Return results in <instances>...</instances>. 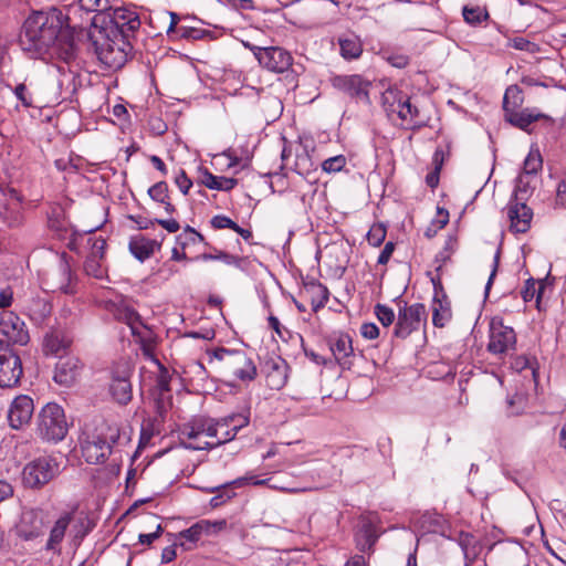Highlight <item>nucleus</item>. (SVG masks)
I'll list each match as a JSON object with an SVG mask.
<instances>
[{
	"label": "nucleus",
	"mask_w": 566,
	"mask_h": 566,
	"mask_svg": "<svg viewBox=\"0 0 566 566\" xmlns=\"http://www.w3.org/2000/svg\"><path fill=\"white\" fill-rule=\"evenodd\" d=\"M76 507L62 512L59 517L54 521L49 531V537L45 543V551L60 553L61 545L64 541L66 532L74 520Z\"/></svg>",
	"instance_id": "obj_21"
},
{
	"label": "nucleus",
	"mask_w": 566,
	"mask_h": 566,
	"mask_svg": "<svg viewBox=\"0 0 566 566\" xmlns=\"http://www.w3.org/2000/svg\"><path fill=\"white\" fill-rule=\"evenodd\" d=\"M175 184L185 196L188 195L190 188L192 187V180L188 177L184 169H181L175 177Z\"/></svg>",
	"instance_id": "obj_61"
},
{
	"label": "nucleus",
	"mask_w": 566,
	"mask_h": 566,
	"mask_svg": "<svg viewBox=\"0 0 566 566\" xmlns=\"http://www.w3.org/2000/svg\"><path fill=\"white\" fill-rule=\"evenodd\" d=\"M432 324L438 328H443L452 319L451 302L447 294L440 297H433L432 304Z\"/></svg>",
	"instance_id": "obj_31"
},
{
	"label": "nucleus",
	"mask_w": 566,
	"mask_h": 566,
	"mask_svg": "<svg viewBox=\"0 0 566 566\" xmlns=\"http://www.w3.org/2000/svg\"><path fill=\"white\" fill-rule=\"evenodd\" d=\"M208 248L211 249L213 251V253H202V254L198 255L196 259L202 260L206 262L218 260V261H222L223 263H226L228 265H235V266H238L240 264L241 259L239 256L230 254L222 250H218V249L211 247L210 244Z\"/></svg>",
	"instance_id": "obj_41"
},
{
	"label": "nucleus",
	"mask_w": 566,
	"mask_h": 566,
	"mask_svg": "<svg viewBox=\"0 0 566 566\" xmlns=\"http://www.w3.org/2000/svg\"><path fill=\"white\" fill-rule=\"evenodd\" d=\"M14 95L22 103V105L24 107L33 106L32 94L29 92L25 84L21 83V84L17 85L14 88Z\"/></svg>",
	"instance_id": "obj_60"
},
{
	"label": "nucleus",
	"mask_w": 566,
	"mask_h": 566,
	"mask_svg": "<svg viewBox=\"0 0 566 566\" xmlns=\"http://www.w3.org/2000/svg\"><path fill=\"white\" fill-rule=\"evenodd\" d=\"M458 248V239L457 237L449 235L444 242L443 249L437 254L436 261L440 263L437 270H440L441 266L448 262L451 255L455 252Z\"/></svg>",
	"instance_id": "obj_49"
},
{
	"label": "nucleus",
	"mask_w": 566,
	"mask_h": 566,
	"mask_svg": "<svg viewBox=\"0 0 566 566\" xmlns=\"http://www.w3.org/2000/svg\"><path fill=\"white\" fill-rule=\"evenodd\" d=\"M504 118L507 123L524 132H528V127L537 120L544 119L551 123L554 122L551 116L530 108L517 109V112H510L509 115Z\"/></svg>",
	"instance_id": "obj_26"
},
{
	"label": "nucleus",
	"mask_w": 566,
	"mask_h": 566,
	"mask_svg": "<svg viewBox=\"0 0 566 566\" xmlns=\"http://www.w3.org/2000/svg\"><path fill=\"white\" fill-rule=\"evenodd\" d=\"M379 535L377 523L370 517H361L354 535L356 548L361 553H373Z\"/></svg>",
	"instance_id": "obj_20"
},
{
	"label": "nucleus",
	"mask_w": 566,
	"mask_h": 566,
	"mask_svg": "<svg viewBox=\"0 0 566 566\" xmlns=\"http://www.w3.org/2000/svg\"><path fill=\"white\" fill-rule=\"evenodd\" d=\"M46 513L41 509L24 510L15 525L17 536L25 542L36 539L44 534Z\"/></svg>",
	"instance_id": "obj_13"
},
{
	"label": "nucleus",
	"mask_w": 566,
	"mask_h": 566,
	"mask_svg": "<svg viewBox=\"0 0 566 566\" xmlns=\"http://www.w3.org/2000/svg\"><path fill=\"white\" fill-rule=\"evenodd\" d=\"M157 242L155 240L145 238L143 235L133 237L129 241L128 248L130 253L139 261H145L149 259L157 247Z\"/></svg>",
	"instance_id": "obj_33"
},
{
	"label": "nucleus",
	"mask_w": 566,
	"mask_h": 566,
	"mask_svg": "<svg viewBox=\"0 0 566 566\" xmlns=\"http://www.w3.org/2000/svg\"><path fill=\"white\" fill-rule=\"evenodd\" d=\"M538 282L535 279L530 277L525 281L524 286L521 291L522 298L525 303H528L535 297V286Z\"/></svg>",
	"instance_id": "obj_62"
},
{
	"label": "nucleus",
	"mask_w": 566,
	"mask_h": 566,
	"mask_svg": "<svg viewBox=\"0 0 566 566\" xmlns=\"http://www.w3.org/2000/svg\"><path fill=\"white\" fill-rule=\"evenodd\" d=\"M119 437L120 430L115 423L103 421L93 430L85 428L78 439L82 457L90 464L104 463Z\"/></svg>",
	"instance_id": "obj_3"
},
{
	"label": "nucleus",
	"mask_w": 566,
	"mask_h": 566,
	"mask_svg": "<svg viewBox=\"0 0 566 566\" xmlns=\"http://www.w3.org/2000/svg\"><path fill=\"white\" fill-rule=\"evenodd\" d=\"M555 207L566 209V179H562L556 187Z\"/></svg>",
	"instance_id": "obj_64"
},
{
	"label": "nucleus",
	"mask_w": 566,
	"mask_h": 566,
	"mask_svg": "<svg viewBox=\"0 0 566 566\" xmlns=\"http://www.w3.org/2000/svg\"><path fill=\"white\" fill-rule=\"evenodd\" d=\"M209 363H216L217 369L228 378L241 382H251L258 376L254 360L242 349L218 347L207 349Z\"/></svg>",
	"instance_id": "obj_4"
},
{
	"label": "nucleus",
	"mask_w": 566,
	"mask_h": 566,
	"mask_svg": "<svg viewBox=\"0 0 566 566\" xmlns=\"http://www.w3.org/2000/svg\"><path fill=\"white\" fill-rule=\"evenodd\" d=\"M0 332L7 337V343L11 342L24 346L30 340L29 331L23 319L11 311H4L0 315Z\"/></svg>",
	"instance_id": "obj_17"
},
{
	"label": "nucleus",
	"mask_w": 566,
	"mask_h": 566,
	"mask_svg": "<svg viewBox=\"0 0 566 566\" xmlns=\"http://www.w3.org/2000/svg\"><path fill=\"white\" fill-rule=\"evenodd\" d=\"M406 97L407 94L397 87H389L381 94V104L389 117L398 114Z\"/></svg>",
	"instance_id": "obj_34"
},
{
	"label": "nucleus",
	"mask_w": 566,
	"mask_h": 566,
	"mask_svg": "<svg viewBox=\"0 0 566 566\" xmlns=\"http://www.w3.org/2000/svg\"><path fill=\"white\" fill-rule=\"evenodd\" d=\"M386 235V227L382 223H374L367 233V241L373 247H379L385 241Z\"/></svg>",
	"instance_id": "obj_51"
},
{
	"label": "nucleus",
	"mask_w": 566,
	"mask_h": 566,
	"mask_svg": "<svg viewBox=\"0 0 566 566\" xmlns=\"http://www.w3.org/2000/svg\"><path fill=\"white\" fill-rule=\"evenodd\" d=\"M210 224L216 230L221 229H231L233 230L237 227V222H234L231 218L224 214H217L211 218Z\"/></svg>",
	"instance_id": "obj_58"
},
{
	"label": "nucleus",
	"mask_w": 566,
	"mask_h": 566,
	"mask_svg": "<svg viewBox=\"0 0 566 566\" xmlns=\"http://www.w3.org/2000/svg\"><path fill=\"white\" fill-rule=\"evenodd\" d=\"M510 220V231L513 233H526L531 229L533 210L526 202L510 199L506 206Z\"/></svg>",
	"instance_id": "obj_18"
},
{
	"label": "nucleus",
	"mask_w": 566,
	"mask_h": 566,
	"mask_svg": "<svg viewBox=\"0 0 566 566\" xmlns=\"http://www.w3.org/2000/svg\"><path fill=\"white\" fill-rule=\"evenodd\" d=\"M112 30L115 38L120 36L130 40L140 28V19L135 10L119 7L113 9L109 14Z\"/></svg>",
	"instance_id": "obj_16"
},
{
	"label": "nucleus",
	"mask_w": 566,
	"mask_h": 566,
	"mask_svg": "<svg viewBox=\"0 0 566 566\" xmlns=\"http://www.w3.org/2000/svg\"><path fill=\"white\" fill-rule=\"evenodd\" d=\"M516 347V333L504 325L503 318L493 317L490 323L488 350L493 355H504Z\"/></svg>",
	"instance_id": "obj_11"
},
{
	"label": "nucleus",
	"mask_w": 566,
	"mask_h": 566,
	"mask_svg": "<svg viewBox=\"0 0 566 566\" xmlns=\"http://www.w3.org/2000/svg\"><path fill=\"white\" fill-rule=\"evenodd\" d=\"M428 313L421 303L411 305L405 304L399 308L397 323L394 328V336L406 339L413 332L419 331L427 324Z\"/></svg>",
	"instance_id": "obj_8"
},
{
	"label": "nucleus",
	"mask_w": 566,
	"mask_h": 566,
	"mask_svg": "<svg viewBox=\"0 0 566 566\" xmlns=\"http://www.w3.org/2000/svg\"><path fill=\"white\" fill-rule=\"evenodd\" d=\"M457 541L463 553L464 566H471L483 549L480 539L471 533L460 532Z\"/></svg>",
	"instance_id": "obj_30"
},
{
	"label": "nucleus",
	"mask_w": 566,
	"mask_h": 566,
	"mask_svg": "<svg viewBox=\"0 0 566 566\" xmlns=\"http://www.w3.org/2000/svg\"><path fill=\"white\" fill-rule=\"evenodd\" d=\"M130 332L135 338V342L140 345V349L144 356L150 359H155V339L151 329L148 328L142 321L140 324L133 326Z\"/></svg>",
	"instance_id": "obj_32"
},
{
	"label": "nucleus",
	"mask_w": 566,
	"mask_h": 566,
	"mask_svg": "<svg viewBox=\"0 0 566 566\" xmlns=\"http://www.w3.org/2000/svg\"><path fill=\"white\" fill-rule=\"evenodd\" d=\"M0 218L9 228H18L24 222L21 203L6 205L0 211Z\"/></svg>",
	"instance_id": "obj_38"
},
{
	"label": "nucleus",
	"mask_w": 566,
	"mask_h": 566,
	"mask_svg": "<svg viewBox=\"0 0 566 566\" xmlns=\"http://www.w3.org/2000/svg\"><path fill=\"white\" fill-rule=\"evenodd\" d=\"M170 23L167 29V33L176 32L180 38L200 40L207 34V31L198 28L180 27L177 28L179 22V15L175 12H169Z\"/></svg>",
	"instance_id": "obj_37"
},
{
	"label": "nucleus",
	"mask_w": 566,
	"mask_h": 566,
	"mask_svg": "<svg viewBox=\"0 0 566 566\" xmlns=\"http://www.w3.org/2000/svg\"><path fill=\"white\" fill-rule=\"evenodd\" d=\"M462 15L467 23L476 25L489 18V12L486 11V9L481 8L479 6H476V7L465 6V7H463Z\"/></svg>",
	"instance_id": "obj_45"
},
{
	"label": "nucleus",
	"mask_w": 566,
	"mask_h": 566,
	"mask_svg": "<svg viewBox=\"0 0 566 566\" xmlns=\"http://www.w3.org/2000/svg\"><path fill=\"white\" fill-rule=\"evenodd\" d=\"M43 285L46 291L52 293L60 292L69 295L76 293L77 280L65 258H61L56 265L46 273Z\"/></svg>",
	"instance_id": "obj_9"
},
{
	"label": "nucleus",
	"mask_w": 566,
	"mask_h": 566,
	"mask_svg": "<svg viewBox=\"0 0 566 566\" xmlns=\"http://www.w3.org/2000/svg\"><path fill=\"white\" fill-rule=\"evenodd\" d=\"M83 363L76 356H60L53 375V380L65 387L72 386L80 377Z\"/></svg>",
	"instance_id": "obj_19"
},
{
	"label": "nucleus",
	"mask_w": 566,
	"mask_h": 566,
	"mask_svg": "<svg viewBox=\"0 0 566 566\" xmlns=\"http://www.w3.org/2000/svg\"><path fill=\"white\" fill-rule=\"evenodd\" d=\"M530 176L521 174L516 179L515 189L511 199L525 202L531 191Z\"/></svg>",
	"instance_id": "obj_48"
},
{
	"label": "nucleus",
	"mask_w": 566,
	"mask_h": 566,
	"mask_svg": "<svg viewBox=\"0 0 566 566\" xmlns=\"http://www.w3.org/2000/svg\"><path fill=\"white\" fill-rule=\"evenodd\" d=\"M352 343H353L352 337L345 333H340V334L332 337L328 342L329 349H331L335 360L342 367H349V365H350L349 358L354 353Z\"/></svg>",
	"instance_id": "obj_25"
},
{
	"label": "nucleus",
	"mask_w": 566,
	"mask_h": 566,
	"mask_svg": "<svg viewBox=\"0 0 566 566\" xmlns=\"http://www.w3.org/2000/svg\"><path fill=\"white\" fill-rule=\"evenodd\" d=\"M543 167V158L538 149L531 150L528 155L526 156L523 165V172L527 176H534L539 170H542Z\"/></svg>",
	"instance_id": "obj_43"
},
{
	"label": "nucleus",
	"mask_w": 566,
	"mask_h": 566,
	"mask_svg": "<svg viewBox=\"0 0 566 566\" xmlns=\"http://www.w3.org/2000/svg\"><path fill=\"white\" fill-rule=\"evenodd\" d=\"M386 61L394 67L405 69L410 63V57L407 54L392 52L386 56Z\"/></svg>",
	"instance_id": "obj_59"
},
{
	"label": "nucleus",
	"mask_w": 566,
	"mask_h": 566,
	"mask_svg": "<svg viewBox=\"0 0 566 566\" xmlns=\"http://www.w3.org/2000/svg\"><path fill=\"white\" fill-rule=\"evenodd\" d=\"M301 296L310 301L312 311L316 313L327 304L329 291L326 285L312 279L304 281Z\"/></svg>",
	"instance_id": "obj_24"
},
{
	"label": "nucleus",
	"mask_w": 566,
	"mask_h": 566,
	"mask_svg": "<svg viewBox=\"0 0 566 566\" xmlns=\"http://www.w3.org/2000/svg\"><path fill=\"white\" fill-rule=\"evenodd\" d=\"M133 367L127 361L115 364L111 369L108 394L114 402L127 406L133 399Z\"/></svg>",
	"instance_id": "obj_7"
},
{
	"label": "nucleus",
	"mask_w": 566,
	"mask_h": 566,
	"mask_svg": "<svg viewBox=\"0 0 566 566\" xmlns=\"http://www.w3.org/2000/svg\"><path fill=\"white\" fill-rule=\"evenodd\" d=\"M397 117L401 120V125L409 129H419L427 124V119L421 115L419 108L411 103L408 95L398 109Z\"/></svg>",
	"instance_id": "obj_27"
},
{
	"label": "nucleus",
	"mask_w": 566,
	"mask_h": 566,
	"mask_svg": "<svg viewBox=\"0 0 566 566\" xmlns=\"http://www.w3.org/2000/svg\"><path fill=\"white\" fill-rule=\"evenodd\" d=\"M199 174V184L211 190L231 191L238 185V179L216 176L206 167H200Z\"/></svg>",
	"instance_id": "obj_29"
},
{
	"label": "nucleus",
	"mask_w": 566,
	"mask_h": 566,
	"mask_svg": "<svg viewBox=\"0 0 566 566\" xmlns=\"http://www.w3.org/2000/svg\"><path fill=\"white\" fill-rule=\"evenodd\" d=\"M209 527L208 520H201L190 526L187 530H184L179 533L180 538H185L191 543L198 542L203 534L207 535V528Z\"/></svg>",
	"instance_id": "obj_44"
},
{
	"label": "nucleus",
	"mask_w": 566,
	"mask_h": 566,
	"mask_svg": "<svg viewBox=\"0 0 566 566\" xmlns=\"http://www.w3.org/2000/svg\"><path fill=\"white\" fill-rule=\"evenodd\" d=\"M346 166V157L344 155H337L327 158L322 164V169L325 172H338Z\"/></svg>",
	"instance_id": "obj_56"
},
{
	"label": "nucleus",
	"mask_w": 566,
	"mask_h": 566,
	"mask_svg": "<svg viewBox=\"0 0 566 566\" xmlns=\"http://www.w3.org/2000/svg\"><path fill=\"white\" fill-rule=\"evenodd\" d=\"M149 197L156 202L169 199V187L166 181H158L148 189Z\"/></svg>",
	"instance_id": "obj_53"
},
{
	"label": "nucleus",
	"mask_w": 566,
	"mask_h": 566,
	"mask_svg": "<svg viewBox=\"0 0 566 566\" xmlns=\"http://www.w3.org/2000/svg\"><path fill=\"white\" fill-rule=\"evenodd\" d=\"M22 374L20 356L9 343L0 340V387L11 388L17 386Z\"/></svg>",
	"instance_id": "obj_10"
},
{
	"label": "nucleus",
	"mask_w": 566,
	"mask_h": 566,
	"mask_svg": "<svg viewBox=\"0 0 566 566\" xmlns=\"http://www.w3.org/2000/svg\"><path fill=\"white\" fill-rule=\"evenodd\" d=\"M170 380L171 377L169 370L158 361V374L156 376L155 388L159 391L160 396L170 391Z\"/></svg>",
	"instance_id": "obj_50"
},
{
	"label": "nucleus",
	"mask_w": 566,
	"mask_h": 566,
	"mask_svg": "<svg viewBox=\"0 0 566 566\" xmlns=\"http://www.w3.org/2000/svg\"><path fill=\"white\" fill-rule=\"evenodd\" d=\"M132 50L130 40L117 36L108 39L97 51L99 61L109 69H120Z\"/></svg>",
	"instance_id": "obj_15"
},
{
	"label": "nucleus",
	"mask_w": 566,
	"mask_h": 566,
	"mask_svg": "<svg viewBox=\"0 0 566 566\" xmlns=\"http://www.w3.org/2000/svg\"><path fill=\"white\" fill-rule=\"evenodd\" d=\"M265 379L270 389L280 390L287 381L286 366L273 363L269 366Z\"/></svg>",
	"instance_id": "obj_39"
},
{
	"label": "nucleus",
	"mask_w": 566,
	"mask_h": 566,
	"mask_svg": "<svg viewBox=\"0 0 566 566\" xmlns=\"http://www.w3.org/2000/svg\"><path fill=\"white\" fill-rule=\"evenodd\" d=\"M176 240L181 250L198 243H203L206 247H209V243L206 241L205 237L190 226H187L184 231L177 235Z\"/></svg>",
	"instance_id": "obj_40"
},
{
	"label": "nucleus",
	"mask_w": 566,
	"mask_h": 566,
	"mask_svg": "<svg viewBox=\"0 0 566 566\" xmlns=\"http://www.w3.org/2000/svg\"><path fill=\"white\" fill-rule=\"evenodd\" d=\"M20 44L35 57L52 52L66 64L77 57L74 29L69 25L67 15L56 8L31 13L23 23Z\"/></svg>",
	"instance_id": "obj_1"
},
{
	"label": "nucleus",
	"mask_w": 566,
	"mask_h": 566,
	"mask_svg": "<svg viewBox=\"0 0 566 566\" xmlns=\"http://www.w3.org/2000/svg\"><path fill=\"white\" fill-rule=\"evenodd\" d=\"M249 424V416L232 413L219 419L193 417L178 429L180 443L191 450H211L232 441Z\"/></svg>",
	"instance_id": "obj_2"
},
{
	"label": "nucleus",
	"mask_w": 566,
	"mask_h": 566,
	"mask_svg": "<svg viewBox=\"0 0 566 566\" xmlns=\"http://www.w3.org/2000/svg\"><path fill=\"white\" fill-rule=\"evenodd\" d=\"M252 52L260 65L273 73H283L293 63L291 53L280 46H253Z\"/></svg>",
	"instance_id": "obj_14"
},
{
	"label": "nucleus",
	"mask_w": 566,
	"mask_h": 566,
	"mask_svg": "<svg viewBox=\"0 0 566 566\" xmlns=\"http://www.w3.org/2000/svg\"><path fill=\"white\" fill-rule=\"evenodd\" d=\"M70 429L65 411L56 402H48L36 416V434L45 442L57 443L66 437Z\"/></svg>",
	"instance_id": "obj_5"
},
{
	"label": "nucleus",
	"mask_w": 566,
	"mask_h": 566,
	"mask_svg": "<svg viewBox=\"0 0 566 566\" xmlns=\"http://www.w3.org/2000/svg\"><path fill=\"white\" fill-rule=\"evenodd\" d=\"M374 313L384 327H389L395 322L394 310L385 304H376Z\"/></svg>",
	"instance_id": "obj_52"
},
{
	"label": "nucleus",
	"mask_w": 566,
	"mask_h": 566,
	"mask_svg": "<svg viewBox=\"0 0 566 566\" xmlns=\"http://www.w3.org/2000/svg\"><path fill=\"white\" fill-rule=\"evenodd\" d=\"M331 84L335 90L354 98L356 102H361L366 105L371 103L369 90L373 84L360 74L335 75L331 78Z\"/></svg>",
	"instance_id": "obj_12"
},
{
	"label": "nucleus",
	"mask_w": 566,
	"mask_h": 566,
	"mask_svg": "<svg viewBox=\"0 0 566 566\" xmlns=\"http://www.w3.org/2000/svg\"><path fill=\"white\" fill-rule=\"evenodd\" d=\"M73 335L65 328H52L43 337L42 350L44 355L62 356L73 344Z\"/></svg>",
	"instance_id": "obj_22"
},
{
	"label": "nucleus",
	"mask_w": 566,
	"mask_h": 566,
	"mask_svg": "<svg viewBox=\"0 0 566 566\" xmlns=\"http://www.w3.org/2000/svg\"><path fill=\"white\" fill-rule=\"evenodd\" d=\"M231 482L226 483L223 485L214 486L209 490V492H217V495L211 497L210 505L216 509L223 505L226 502L231 500L235 493L230 489L232 486Z\"/></svg>",
	"instance_id": "obj_42"
},
{
	"label": "nucleus",
	"mask_w": 566,
	"mask_h": 566,
	"mask_svg": "<svg viewBox=\"0 0 566 566\" xmlns=\"http://www.w3.org/2000/svg\"><path fill=\"white\" fill-rule=\"evenodd\" d=\"M164 533L161 524H157L156 530L148 534H139L138 542L142 545L150 546L156 539H158Z\"/></svg>",
	"instance_id": "obj_63"
},
{
	"label": "nucleus",
	"mask_w": 566,
	"mask_h": 566,
	"mask_svg": "<svg viewBox=\"0 0 566 566\" xmlns=\"http://www.w3.org/2000/svg\"><path fill=\"white\" fill-rule=\"evenodd\" d=\"M27 311L35 324H42L51 315L52 306L42 297H33L27 305Z\"/></svg>",
	"instance_id": "obj_35"
},
{
	"label": "nucleus",
	"mask_w": 566,
	"mask_h": 566,
	"mask_svg": "<svg viewBox=\"0 0 566 566\" xmlns=\"http://www.w3.org/2000/svg\"><path fill=\"white\" fill-rule=\"evenodd\" d=\"M312 166L311 158L306 151H302L301 154L296 155L294 165L290 167L293 171L297 172L298 175H304L310 170Z\"/></svg>",
	"instance_id": "obj_57"
},
{
	"label": "nucleus",
	"mask_w": 566,
	"mask_h": 566,
	"mask_svg": "<svg viewBox=\"0 0 566 566\" xmlns=\"http://www.w3.org/2000/svg\"><path fill=\"white\" fill-rule=\"evenodd\" d=\"M523 103H524L523 90L516 84L510 85L505 90V93L503 96L504 117L507 116L510 112H517V109H521Z\"/></svg>",
	"instance_id": "obj_36"
},
{
	"label": "nucleus",
	"mask_w": 566,
	"mask_h": 566,
	"mask_svg": "<svg viewBox=\"0 0 566 566\" xmlns=\"http://www.w3.org/2000/svg\"><path fill=\"white\" fill-rule=\"evenodd\" d=\"M116 318L119 322L125 323L129 328L137 324H140V322L143 321L138 312L129 306L118 307L116 311Z\"/></svg>",
	"instance_id": "obj_47"
},
{
	"label": "nucleus",
	"mask_w": 566,
	"mask_h": 566,
	"mask_svg": "<svg viewBox=\"0 0 566 566\" xmlns=\"http://www.w3.org/2000/svg\"><path fill=\"white\" fill-rule=\"evenodd\" d=\"M101 260L102 259L99 258L88 255L84 263L86 274L96 279H102L104 275V269L101 265Z\"/></svg>",
	"instance_id": "obj_55"
},
{
	"label": "nucleus",
	"mask_w": 566,
	"mask_h": 566,
	"mask_svg": "<svg viewBox=\"0 0 566 566\" xmlns=\"http://www.w3.org/2000/svg\"><path fill=\"white\" fill-rule=\"evenodd\" d=\"M507 46L518 51H525L530 54H537L542 52L539 44L532 42L523 36H515L513 39H510L507 42Z\"/></svg>",
	"instance_id": "obj_46"
},
{
	"label": "nucleus",
	"mask_w": 566,
	"mask_h": 566,
	"mask_svg": "<svg viewBox=\"0 0 566 566\" xmlns=\"http://www.w3.org/2000/svg\"><path fill=\"white\" fill-rule=\"evenodd\" d=\"M61 461L53 454H43L25 463L22 470L24 486L41 490L61 473Z\"/></svg>",
	"instance_id": "obj_6"
},
{
	"label": "nucleus",
	"mask_w": 566,
	"mask_h": 566,
	"mask_svg": "<svg viewBox=\"0 0 566 566\" xmlns=\"http://www.w3.org/2000/svg\"><path fill=\"white\" fill-rule=\"evenodd\" d=\"M340 56L346 61L357 60L361 56L364 48L359 35L354 32L345 33L338 36Z\"/></svg>",
	"instance_id": "obj_28"
},
{
	"label": "nucleus",
	"mask_w": 566,
	"mask_h": 566,
	"mask_svg": "<svg viewBox=\"0 0 566 566\" xmlns=\"http://www.w3.org/2000/svg\"><path fill=\"white\" fill-rule=\"evenodd\" d=\"M442 157H443L442 151L437 150L434 153V155H433V161L436 164L434 170H432L431 172H429L426 176V182L432 189H434L439 184V175H440V170H441V166H442Z\"/></svg>",
	"instance_id": "obj_54"
},
{
	"label": "nucleus",
	"mask_w": 566,
	"mask_h": 566,
	"mask_svg": "<svg viewBox=\"0 0 566 566\" xmlns=\"http://www.w3.org/2000/svg\"><path fill=\"white\" fill-rule=\"evenodd\" d=\"M34 405L31 397L20 395L13 399L8 410V421L11 428L21 429L32 418Z\"/></svg>",
	"instance_id": "obj_23"
}]
</instances>
